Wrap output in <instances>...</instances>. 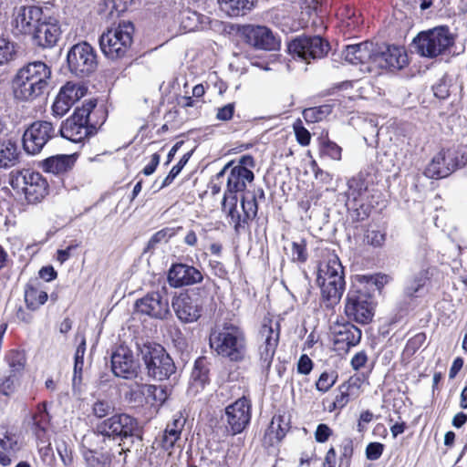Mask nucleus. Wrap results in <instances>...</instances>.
<instances>
[{
	"instance_id": "f257e3e1",
	"label": "nucleus",
	"mask_w": 467,
	"mask_h": 467,
	"mask_svg": "<svg viewBox=\"0 0 467 467\" xmlns=\"http://www.w3.org/2000/svg\"><path fill=\"white\" fill-rule=\"evenodd\" d=\"M385 277L379 275H357L348 292L345 313L349 319L360 324H368L374 316V302L371 296L375 290L384 285Z\"/></svg>"
},
{
	"instance_id": "f03ea898",
	"label": "nucleus",
	"mask_w": 467,
	"mask_h": 467,
	"mask_svg": "<svg viewBox=\"0 0 467 467\" xmlns=\"http://www.w3.org/2000/svg\"><path fill=\"white\" fill-rule=\"evenodd\" d=\"M51 69L42 61L28 63L19 68L12 79L15 99L31 102L41 97L48 87Z\"/></svg>"
},
{
	"instance_id": "7ed1b4c3",
	"label": "nucleus",
	"mask_w": 467,
	"mask_h": 467,
	"mask_svg": "<svg viewBox=\"0 0 467 467\" xmlns=\"http://www.w3.org/2000/svg\"><path fill=\"white\" fill-rule=\"evenodd\" d=\"M317 282L327 307L338 304L345 291L344 268L336 254L320 264Z\"/></svg>"
},
{
	"instance_id": "20e7f679",
	"label": "nucleus",
	"mask_w": 467,
	"mask_h": 467,
	"mask_svg": "<svg viewBox=\"0 0 467 467\" xmlns=\"http://www.w3.org/2000/svg\"><path fill=\"white\" fill-rule=\"evenodd\" d=\"M94 436L105 444L100 447L101 450L106 449L107 441L132 438L140 440L137 420L126 413L115 414L98 424Z\"/></svg>"
},
{
	"instance_id": "39448f33",
	"label": "nucleus",
	"mask_w": 467,
	"mask_h": 467,
	"mask_svg": "<svg viewBox=\"0 0 467 467\" xmlns=\"http://www.w3.org/2000/svg\"><path fill=\"white\" fill-rule=\"evenodd\" d=\"M209 341L212 349L231 360H239L244 355V336L234 325L224 324L223 327H215L211 331Z\"/></svg>"
},
{
	"instance_id": "423d86ee",
	"label": "nucleus",
	"mask_w": 467,
	"mask_h": 467,
	"mask_svg": "<svg viewBox=\"0 0 467 467\" xmlns=\"http://www.w3.org/2000/svg\"><path fill=\"white\" fill-rule=\"evenodd\" d=\"M139 351L149 377L156 380H164L175 373L173 360L161 345L145 343L139 347Z\"/></svg>"
},
{
	"instance_id": "0eeeda50",
	"label": "nucleus",
	"mask_w": 467,
	"mask_h": 467,
	"mask_svg": "<svg viewBox=\"0 0 467 467\" xmlns=\"http://www.w3.org/2000/svg\"><path fill=\"white\" fill-rule=\"evenodd\" d=\"M134 26L124 21L116 27L109 28L99 37V45L106 57L115 59L124 57L133 42Z\"/></svg>"
},
{
	"instance_id": "6e6552de",
	"label": "nucleus",
	"mask_w": 467,
	"mask_h": 467,
	"mask_svg": "<svg viewBox=\"0 0 467 467\" xmlns=\"http://www.w3.org/2000/svg\"><path fill=\"white\" fill-rule=\"evenodd\" d=\"M419 54L436 57L446 52L454 44V36L447 26H438L420 33L414 39Z\"/></svg>"
},
{
	"instance_id": "1a4fd4ad",
	"label": "nucleus",
	"mask_w": 467,
	"mask_h": 467,
	"mask_svg": "<svg viewBox=\"0 0 467 467\" xmlns=\"http://www.w3.org/2000/svg\"><path fill=\"white\" fill-rule=\"evenodd\" d=\"M11 186L23 192L29 203H36L47 194L48 184L39 172L23 170L13 174Z\"/></svg>"
},
{
	"instance_id": "9d476101",
	"label": "nucleus",
	"mask_w": 467,
	"mask_h": 467,
	"mask_svg": "<svg viewBox=\"0 0 467 467\" xmlns=\"http://www.w3.org/2000/svg\"><path fill=\"white\" fill-rule=\"evenodd\" d=\"M67 60L70 72L79 78L89 76L98 66L95 50L87 42L74 45L67 53Z\"/></svg>"
},
{
	"instance_id": "9b49d317",
	"label": "nucleus",
	"mask_w": 467,
	"mask_h": 467,
	"mask_svg": "<svg viewBox=\"0 0 467 467\" xmlns=\"http://www.w3.org/2000/svg\"><path fill=\"white\" fill-rule=\"evenodd\" d=\"M45 16L43 9L37 5L16 6L12 14V31L17 36H31Z\"/></svg>"
},
{
	"instance_id": "f8f14e48",
	"label": "nucleus",
	"mask_w": 467,
	"mask_h": 467,
	"mask_svg": "<svg viewBox=\"0 0 467 467\" xmlns=\"http://www.w3.org/2000/svg\"><path fill=\"white\" fill-rule=\"evenodd\" d=\"M259 336L262 340V344L259 346V364L263 370L268 371L279 342V323L272 319L265 320Z\"/></svg>"
},
{
	"instance_id": "ddd939ff",
	"label": "nucleus",
	"mask_w": 467,
	"mask_h": 467,
	"mask_svg": "<svg viewBox=\"0 0 467 467\" xmlns=\"http://www.w3.org/2000/svg\"><path fill=\"white\" fill-rule=\"evenodd\" d=\"M328 43L320 36H301L294 39L288 45V51L294 57H298L306 63L310 59L321 58L328 52Z\"/></svg>"
},
{
	"instance_id": "4468645a",
	"label": "nucleus",
	"mask_w": 467,
	"mask_h": 467,
	"mask_svg": "<svg viewBox=\"0 0 467 467\" xmlns=\"http://www.w3.org/2000/svg\"><path fill=\"white\" fill-rule=\"evenodd\" d=\"M54 136L55 129L51 122L44 120L35 121L24 132V150L28 154H37Z\"/></svg>"
},
{
	"instance_id": "2eb2a0df",
	"label": "nucleus",
	"mask_w": 467,
	"mask_h": 467,
	"mask_svg": "<svg viewBox=\"0 0 467 467\" xmlns=\"http://www.w3.org/2000/svg\"><path fill=\"white\" fill-rule=\"evenodd\" d=\"M137 312L156 319H164L170 315L167 289L162 286L157 291L148 293L135 303Z\"/></svg>"
},
{
	"instance_id": "dca6fc26",
	"label": "nucleus",
	"mask_w": 467,
	"mask_h": 467,
	"mask_svg": "<svg viewBox=\"0 0 467 467\" xmlns=\"http://www.w3.org/2000/svg\"><path fill=\"white\" fill-rule=\"evenodd\" d=\"M374 74H379L380 69H400L408 64V57L402 47L376 43L374 57Z\"/></svg>"
},
{
	"instance_id": "f3484780",
	"label": "nucleus",
	"mask_w": 467,
	"mask_h": 467,
	"mask_svg": "<svg viewBox=\"0 0 467 467\" xmlns=\"http://www.w3.org/2000/svg\"><path fill=\"white\" fill-rule=\"evenodd\" d=\"M376 43L365 41L347 46L342 52L344 59L349 64L359 66L360 71L373 73Z\"/></svg>"
},
{
	"instance_id": "a211bd4d",
	"label": "nucleus",
	"mask_w": 467,
	"mask_h": 467,
	"mask_svg": "<svg viewBox=\"0 0 467 467\" xmlns=\"http://www.w3.org/2000/svg\"><path fill=\"white\" fill-rule=\"evenodd\" d=\"M251 419V405L247 399L241 398L225 409L227 431L232 435L242 432Z\"/></svg>"
},
{
	"instance_id": "6ab92c4d",
	"label": "nucleus",
	"mask_w": 467,
	"mask_h": 467,
	"mask_svg": "<svg viewBox=\"0 0 467 467\" xmlns=\"http://www.w3.org/2000/svg\"><path fill=\"white\" fill-rule=\"evenodd\" d=\"M87 88L81 84L67 82L59 90L52 106L53 114L64 116L75 102L85 96Z\"/></svg>"
},
{
	"instance_id": "aec40b11",
	"label": "nucleus",
	"mask_w": 467,
	"mask_h": 467,
	"mask_svg": "<svg viewBox=\"0 0 467 467\" xmlns=\"http://www.w3.org/2000/svg\"><path fill=\"white\" fill-rule=\"evenodd\" d=\"M242 34L249 45L258 49L275 50L279 46L273 32L264 26H245Z\"/></svg>"
},
{
	"instance_id": "412c9836",
	"label": "nucleus",
	"mask_w": 467,
	"mask_h": 467,
	"mask_svg": "<svg viewBox=\"0 0 467 467\" xmlns=\"http://www.w3.org/2000/svg\"><path fill=\"white\" fill-rule=\"evenodd\" d=\"M139 364L126 348H119L111 356V368L115 376L130 379L137 376Z\"/></svg>"
},
{
	"instance_id": "4be33fe9",
	"label": "nucleus",
	"mask_w": 467,
	"mask_h": 467,
	"mask_svg": "<svg viewBox=\"0 0 467 467\" xmlns=\"http://www.w3.org/2000/svg\"><path fill=\"white\" fill-rule=\"evenodd\" d=\"M201 271L185 264H174L168 272V282L173 287L192 285L202 282Z\"/></svg>"
},
{
	"instance_id": "5701e85b",
	"label": "nucleus",
	"mask_w": 467,
	"mask_h": 467,
	"mask_svg": "<svg viewBox=\"0 0 467 467\" xmlns=\"http://www.w3.org/2000/svg\"><path fill=\"white\" fill-rule=\"evenodd\" d=\"M61 35V29L55 18L45 16L36 31L31 35L34 43L40 47H54Z\"/></svg>"
},
{
	"instance_id": "b1692460",
	"label": "nucleus",
	"mask_w": 467,
	"mask_h": 467,
	"mask_svg": "<svg viewBox=\"0 0 467 467\" xmlns=\"http://www.w3.org/2000/svg\"><path fill=\"white\" fill-rule=\"evenodd\" d=\"M171 306L177 317L183 323L195 322L202 316V307L198 300L185 294L174 297Z\"/></svg>"
},
{
	"instance_id": "393cba45",
	"label": "nucleus",
	"mask_w": 467,
	"mask_h": 467,
	"mask_svg": "<svg viewBox=\"0 0 467 467\" xmlns=\"http://www.w3.org/2000/svg\"><path fill=\"white\" fill-rule=\"evenodd\" d=\"M79 114H73L61 126L59 132L61 136L72 142H81L89 134L88 126V119L78 117Z\"/></svg>"
},
{
	"instance_id": "a878e982",
	"label": "nucleus",
	"mask_w": 467,
	"mask_h": 467,
	"mask_svg": "<svg viewBox=\"0 0 467 467\" xmlns=\"http://www.w3.org/2000/svg\"><path fill=\"white\" fill-rule=\"evenodd\" d=\"M347 206L358 210L365 206L364 201L368 197V183L361 177H353L348 182Z\"/></svg>"
},
{
	"instance_id": "bb28decb",
	"label": "nucleus",
	"mask_w": 467,
	"mask_h": 467,
	"mask_svg": "<svg viewBox=\"0 0 467 467\" xmlns=\"http://www.w3.org/2000/svg\"><path fill=\"white\" fill-rule=\"evenodd\" d=\"M254 178V172L247 167L234 166L231 169L227 178V192L235 195L246 188V183Z\"/></svg>"
},
{
	"instance_id": "cd10ccee",
	"label": "nucleus",
	"mask_w": 467,
	"mask_h": 467,
	"mask_svg": "<svg viewBox=\"0 0 467 467\" xmlns=\"http://www.w3.org/2000/svg\"><path fill=\"white\" fill-rule=\"evenodd\" d=\"M289 429V420L285 415H275L265 433L264 442L271 446L280 442Z\"/></svg>"
},
{
	"instance_id": "c85d7f7f",
	"label": "nucleus",
	"mask_w": 467,
	"mask_h": 467,
	"mask_svg": "<svg viewBox=\"0 0 467 467\" xmlns=\"http://www.w3.org/2000/svg\"><path fill=\"white\" fill-rule=\"evenodd\" d=\"M451 172L446 150H442L431 159L425 169L424 174L431 179H441L449 176Z\"/></svg>"
},
{
	"instance_id": "c756f323",
	"label": "nucleus",
	"mask_w": 467,
	"mask_h": 467,
	"mask_svg": "<svg viewBox=\"0 0 467 467\" xmlns=\"http://www.w3.org/2000/svg\"><path fill=\"white\" fill-rule=\"evenodd\" d=\"M360 339L361 330L352 324L338 326L335 331V343L346 344L348 348L358 345Z\"/></svg>"
},
{
	"instance_id": "7c9ffc66",
	"label": "nucleus",
	"mask_w": 467,
	"mask_h": 467,
	"mask_svg": "<svg viewBox=\"0 0 467 467\" xmlns=\"http://www.w3.org/2000/svg\"><path fill=\"white\" fill-rule=\"evenodd\" d=\"M74 164L71 155H57L46 159L43 161V169L47 172L60 174L67 171Z\"/></svg>"
},
{
	"instance_id": "2f4dec72",
	"label": "nucleus",
	"mask_w": 467,
	"mask_h": 467,
	"mask_svg": "<svg viewBox=\"0 0 467 467\" xmlns=\"http://www.w3.org/2000/svg\"><path fill=\"white\" fill-rule=\"evenodd\" d=\"M17 145L11 139L0 140V167L14 166L18 160Z\"/></svg>"
},
{
	"instance_id": "473e14b6",
	"label": "nucleus",
	"mask_w": 467,
	"mask_h": 467,
	"mask_svg": "<svg viewBox=\"0 0 467 467\" xmlns=\"http://www.w3.org/2000/svg\"><path fill=\"white\" fill-rule=\"evenodd\" d=\"M208 368L205 367L204 360L199 358L195 361L191 374L190 390L198 393L208 383Z\"/></svg>"
},
{
	"instance_id": "72a5a7b5",
	"label": "nucleus",
	"mask_w": 467,
	"mask_h": 467,
	"mask_svg": "<svg viewBox=\"0 0 467 467\" xmlns=\"http://www.w3.org/2000/svg\"><path fill=\"white\" fill-rule=\"evenodd\" d=\"M255 0H218L220 8L229 16H239L250 11Z\"/></svg>"
},
{
	"instance_id": "f704fd0d",
	"label": "nucleus",
	"mask_w": 467,
	"mask_h": 467,
	"mask_svg": "<svg viewBox=\"0 0 467 467\" xmlns=\"http://www.w3.org/2000/svg\"><path fill=\"white\" fill-rule=\"evenodd\" d=\"M181 437H177L175 435V432H169L166 433V431H163L161 440H160V445L167 451L168 456L170 458H179L182 453V444L180 443Z\"/></svg>"
},
{
	"instance_id": "c9c22d12",
	"label": "nucleus",
	"mask_w": 467,
	"mask_h": 467,
	"mask_svg": "<svg viewBox=\"0 0 467 467\" xmlns=\"http://www.w3.org/2000/svg\"><path fill=\"white\" fill-rule=\"evenodd\" d=\"M237 197L236 195L227 196V192L224 194L223 200V210L227 212V216L230 218V223L234 224L236 232L243 226V219L236 208Z\"/></svg>"
},
{
	"instance_id": "e433bc0d",
	"label": "nucleus",
	"mask_w": 467,
	"mask_h": 467,
	"mask_svg": "<svg viewBox=\"0 0 467 467\" xmlns=\"http://www.w3.org/2000/svg\"><path fill=\"white\" fill-rule=\"evenodd\" d=\"M48 296L47 292L42 291L32 285L26 286L25 290V301L28 308L31 310L37 309L40 306L44 305Z\"/></svg>"
},
{
	"instance_id": "4c0bfd02",
	"label": "nucleus",
	"mask_w": 467,
	"mask_h": 467,
	"mask_svg": "<svg viewBox=\"0 0 467 467\" xmlns=\"http://www.w3.org/2000/svg\"><path fill=\"white\" fill-rule=\"evenodd\" d=\"M132 0H104L103 7L99 12L105 14L106 16H119L124 13L131 5Z\"/></svg>"
},
{
	"instance_id": "58836bf2",
	"label": "nucleus",
	"mask_w": 467,
	"mask_h": 467,
	"mask_svg": "<svg viewBox=\"0 0 467 467\" xmlns=\"http://www.w3.org/2000/svg\"><path fill=\"white\" fill-rule=\"evenodd\" d=\"M49 423V415L45 407H38V411L33 417L34 432L38 440H43Z\"/></svg>"
},
{
	"instance_id": "ea45409f",
	"label": "nucleus",
	"mask_w": 467,
	"mask_h": 467,
	"mask_svg": "<svg viewBox=\"0 0 467 467\" xmlns=\"http://www.w3.org/2000/svg\"><path fill=\"white\" fill-rule=\"evenodd\" d=\"M446 153L452 172L467 163V146L461 145L455 149H448Z\"/></svg>"
},
{
	"instance_id": "a19ab883",
	"label": "nucleus",
	"mask_w": 467,
	"mask_h": 467,
	"mask_svg": "<svg viewBox=\"0 0 467 467\" xmlns=\"http://www.w3.org/2000/svg\"><path fill=\"white\" fill-rule=\"evenodd\" d=\"M115 410V406L111 400L106 398H98L92 404V415L98 419H102Z\"/></svg>"
},
{
	"instance_id": "79ce46f5",
	"label": "nucleus",
	"mask_w": 467,
	"mask_h": 467,
	"mask_svg": "<svg viewBox=\"0 0 467 467\" xmlns=\"http://www.w3.org/2000/svg\"><path fill=\"white\" fill-rule=\"evenodd\" d=\"M16 56V46L8 37L0 36V66L12 61Z\"/></svg>"
},
{
	"instance_id": "37998d69",
	"label": "nucleus",
	"mask_w": 467,
	"mask_h": 467,
	"mask_svg": "<svg viewBox=\"0 0 467 467\" xmlns=\"http://www.w3.org/2000/svg\"><path fill=\"white\" fill-rule=\"evenodd\" d=\"M241 203L244 213L243 218L244 223H245L248 220H253L256 217L258 212L256 195H252L251 198H248L247 196L243 197Z\"/></svg>"
},
{
	"instance_id": "c03bdc74",
	"label": "nucleus",
	"mask_w": 467,
	"mask_h": 467,
	"mask_svg": "<svg viewBox=\"0 0 467 467\" xmlns=\"http://www.w3.org/2000/svg\"><path fill=\"white\" fill-rule=\"evenodd\" d=\"M291 260L297 263H305L308 258L306 251V242L305 239L294 241L291 244Z\"/></svg>"
},
{
	"instance_id": "a18cd8bd",
	"label": "nucleus",
	"mask_w": 467,
	"mask_h": 467,
	"mask_svg": "<svg viewBox=\"0 0 467 467\" xmlns=\"http://www.w3.org/2000/svg\"><path fill=\"white\" fill-rule=\"evenodd\" d=\"M0 448L10 452L17 449V437L11 433L5 427H0Z\"/></svg>"
},
{
	"instance_id": "49530a36",
	"label": "nucleus",
	"mask_w": 467,
	"mask_h": 467,
	"mask_svg": "<svg viewBox=\"0 0 467 467\" xmlns=\"http://www.w3.org/2000/svg\"><path fill=\"white\" fill-rule=\"evenodd\" d=\"M192 156V152L189 151L185 153L180 160V161L174 165L170 171L169 174L164 178L162 183L161 185V189L168 186L171 183V182L176 178V176L181 172L182 168L186 165Z\"/></svg>"
},
{
	"instance_id": "de8ad7c7",
	"label": "nucleus",
	"mask_w": 467,
	"mask_h": 467,
	"mask_svg": "<svg viewBox=\"0 0 467 467\" xmlns=\"http://www.w3.org/2000/svg\"><path fill=\"white\" fill-rule=\"evenodd\" d=\"M337 375L336 372L325 371L319 376V378L316 383V388L318 391L325 393V392L328 391L334 386V384L337 381Z\"/></svg>"
},
{
	"instance_id": "09e8293b",
	"label": "nucleus",
	"mask_w": 467,
	"mask_h": 467,
	"mask_svg": "<svg viewBox=\"0 0 467 467\" xmlns=\"http://www.w3.org/2000/svg\"><path fill=\"white\" fill-rule=\"evenodd\" d=\"M294 132L297 142L302 146H307L311 140L310 132L303 126L301 119H296L293 124Z\"/></svg>"
},
{
	"instance_id": "8fccbe9b",
	"label": "nucleus",
	"mask_w": 467,
	"mask_h": 467,
	"mask_svg": "<svg viewBox=\"0 0 467 467\" xmlns=\"http://www.w3.org/2000/svg\"><path fill=\"white\" fill-rule=\"evenodd\" d=\"M144 389V393L155 402L163 403L168 398L166 389L161 386L145 385Z\"/></svg>"
},
{
	"instance_id": "3c124183",
	"label": "nucleus",
	"mask_w": 467,
	"mask_h": 467,
	"mask_svg": "<svg viewBox=\"0 0 467 467\" xmlns=\"http://www.w3.org/2000/svg\"><path fill=\"white\" fill-rule=\"evenodd\" d=\"M341 147L331 140L325 141L321 147V154L335 161H339L341 159Z\"/></svg>"
},
{
	"instance_id": "603ef678",
	"label": "nucleus",
	"mask_w": 467,
	"mask_h": 467,
	"mask_svg": "<svg viewBox=\"0 0 467 467\" xmlns=\"http://www.w3.org/2000/svg\"><path fill=\"white\" fill-rule=\"evenodd\" d=\"M185 425V419L180 414H175L171 422H169L164 430L166 433L175 432L177 437H181L182 431Z\"/></svg>"
},
{
	"instance_id": "864d4df0",
	"label": "nucleus",
	"mask_w": 467,
	"mask_h": 467,
	"mask_svg": "<svg viewBox=\"0 0 467 467\" xmlns=\"http://www.w3.org/2000/svg\"><path fill=\"white\" fill-rule=\"evenodd\" d=\"M348 387L345 384L339 387V394H337L333 401V409L344 408L349 400Z\"/></svg>"
},
{
	"instance_id": "5fc2aeb1",
	"label": "nucleus",
	"mask_w": 467,
	"mask_h": 467,
	"mask_svg": "<svg viewBox=\"0 0 467 467\" xmlns=\"http://www.w3.org/2000/svg\"><path fill=\"white\" fill-rule=\"evenodd\" d=\"M383 450L382 443L370 442L366 448V457L370 461H376L382 455Z\"/></svg>"
},
{
	"instance_id": "6e6d98bb",
	"label": "nucleus",
	"mask_w": 467,
	"mask_h": 467,
	"mask_svg": "<svg viewBox=\"0 0 467 467\" xmlns=\"http://www.w3.org/2000/svg\"><path fill=\"white\" fill-rule=\"evenodd\" d=\"M331 435L332 430L327 424L320 423L317 425V430L315 431V439L317 442H326L327 441H328Z\"/></svg>"
},
{
	"instance_id": "4d7b16f0",
	"label": "nucleus",
	"mask_w": 467,
	"mask_h": 467,
	"mask_svg": "<svg viewBox=\"0 0 467 467\" xmlns=\"http://www.w3.org/2000/svg\"><path fill=\"white\" fill-rule=\"evenodd\" d=\"M324 111L320 108H309L303 111V117L307 122H317L323 118Z\"/></svg>"
},
{
	"instance_id": "13d9d810",
	"label": "nucleus",
	"mask_w": 467,
	"mask_h": 467,
	"mask_svg": "<svg viewBox=\"0 0 467 467\" xmlns=\"http://www.w3.org/2000/svg\"><path fill=\"white\" fill-rule=\"evenodd\" d=\"M234 113V104L229 103L217 109L216 119L222 121L230 120Z\"/></svg>"
},
{
	"instance_id": "bf43d9fd",
	"label": "nucleus",
	"mask_w": 467,
	"mask_h": 467,
	"mask_svg": "<svg viewBox=\"0 0 467 467\" xmlns=\"http://www.w3.org/2000/svg\"><path fill=\"white\" fill-rule=\"evenodd\" d=\"M434 96L440 99H445L450 95V87L448 83L441 79L438 83H436L433 87Z\"/></svg>"
},
{
	"instance_id": "052dcab7",
	"label": "nucleus",
	"mask_w": 467,
	"mask_h": 467,
	"mask_svg": "<svg viewBox=\"0 0 467 467\" xmlns=\"http://www.w3.org/2000/svg\"><path fill=\"white\" fill-rule=\"evenodd\" d=\"M313 369V361L311 358L304 354L302 355L297 362V372L302 375H308Z\"/></svg>"
},
{
	"instance_id": "680f3d73",
	"label": "nucleus",
	"mask_w": 467,
	"mask_h": 467,
	"mask_svg": "<svg viewBox=\"0 0 467 467\" xmlns=\"http://www.w3.org/2000/svg\"><path fill=\"white\" fill-rule=\"evenodd\" d=\"M83 366L84 360H78L74 362V373L72 379V387L74 391H76L81 384Z\"/></svg>"
},
{
	"instance_id": "e2e57ef3",
	"label": "nucleus",
	"mask_w": 467,
	"mask_h": 467,
	"mask_svg": "<svg viewBox=\"0 0 467 467\" xmlns=\"http://www.w3.org/2000/svg\"><path fill=\"white\" fill-rule=\"evenodd\" d=\"M57 453L65 466H69L73 462L72 452L67 449L65 442L57 446Z\"/></svg>"
},
{
	"instance_id": "0e129e2a",
	"label": "nucleus",
	"mask_w": 467,
	"mask_h": 467,
	"mask_svg": "<svg viewBox=\"0 0 467 467\" xmlns=\"http://www.w3.org/2000/svg\"><path fill=\"white\" fill-rule=\"evenodd\" d=\"M171 235V230L169 228L160 230L151 236L150 239V244L154 245L161 242H167Z\"/></svg>"
},
{
	"instance_id": "69168bd1",
	"label": "nucleus",
	"mask_w": 467,
	"mask_h": 467,
	"mask_svg": "<svg viewBox=\"0 0 467 467\" xmlns=\"http://www.w3.org/2000/svg\"><path fill=\"white\" fill-rule=\"evenodd\" d=\"M367 239L371 245L381 246L385 242V234L373 230L368 233Z\"/></svg>"
},
{
	"instance_id": "338daca9",
	"label": "nucleus",
	"mask_w": 467,
	"mask_h": 467,
	"mask_svg": "<svg viewBox=\"0 0 467 467\" xmlns=\"http://www.w3.org/2000/svg\"><path fill=\"white\" fill-rule=\"evenodd\" d=\"M368 357L365 351L358 352L351 359V366L355 370H358L367 363Z\"/></svg>"
},
{
	"instance_id": "774afa93",
	"label": "nucleus",
	"mask_w": 467,
	"mask_h": 467,
	"mask_svg": "<svg viewBox=\"0 0 467 467\" xmlns=\"http://www.w3.org/2000/svg\"><path fill=\"white\" fill-rule=\"evenodd\" d=\"M160 160L161 157L158 153L152 154L150 161L144 167L142 171L143 174H145L146 176L151 175L155 171L157 166L159 165Z\"/></svg>"
}]
</instances>
